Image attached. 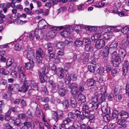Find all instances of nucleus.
<instances>
[{"mask_svg": "<svg viewBox=\"0 0 129 129\" xmlns=\"http://www.w3.org/2000/svg\"><path fill=\"white\" fill-rule=\"evenodd\" d=\"M62 29V31L60 32L61 35L63 37H67L73 30L72 27L70 25H66L59 27H53L52 28V30H59Z\"/></svg>", "mask_w": 129, "mask_h": 129, "instance_id": "obj_1", "label": "nucleus"}, {"mask_svg": "<svg viewBox=\"0 0 129 129\" xmlns=\"http://www.w3.org/2000/svg\"><path fill=\"white\" fill-rule=\"evenodd\" d=\"M20 81L23 82L25 81L26 77L24 74V68L23 67H21L17 69V71H15L12 72L11 74L14 78H16L18 76Z\"/></svg>", "mask_w": 129, "mask_h": 129, "instance_id": "obj_2", "label": "nucleus"}, {"mask_svg": "<svg viewBox=\"0 0 129 129\" xmlns=\"http://www.w3.org/2000/svg\"><path fill=\"white\" fill-rule=\"evenodd\" d=\"M36 61L39 64L42 63L43 62V58L45 55L42 49L39 48L36 51Z\"/></svg>", "mask_w": 129, "mask_h": 129, "instance_id": "obj_3", "label": "nucleus"}, {"mask_svg": "<svg viewBox=\"0 0 129 129\" xmlns=\"http://www.w3.org/2000/svg\"><path fill=\"white\" fill-rule=\"evenodd\" d=\"M111 61L114 66L116 67H118L121 62L120 57L118 56L116 51L112 54Z\"/></svg>", "mask_w": 129, "mask_h": 129, "instance_id": "obj_4", "label": "nucleus"}, {"mask_svg": "<svg viewBox=\"0 0 129 129\" xmlns=\"http://www.w3.org/2000/svg\"><path fill=\"white\" fill-rule=\"evenodd\" d=\"M72 93L74 97L78 95V99L80 102L82 103H85L86 102V97L85 96L81 93H80L77 90L72 92Z\"/></svg>", "mask_w": 129, "mask_h": 129, "instance_id": "obj_5", "label": "nucleus"}, {"mask_svg": "<svg viewBox=\"0 0 129 129\" xmlns=\"http://www.w3.org/2000/svg\"><path fill=\"white\" fill-rule=\"evenodd\" d=\"M24 81V82L23 85L20 87V89H19L18 90V91L19 92H26L28 90V87L30 86V81Z\"/></svg>", "mask_w": 129, "mask_h": 129, "instance_id": "obj_6", "label": "nucleus"}, {"mask_svg": "<svg viewBox=\"0 0 129 129\" xmlns=\"http://www.w3.org/2000/svg\"><path fill=\"white\" fill-rule=\"evenodd\" d=\"M96 82L93 79H88L86 82V85L89 86H91V89L93 91L96 90V87L94 85Z\"/></svg>", "mask_w": 129, "mask_h": 129, "instance_id": "obj_7", "label": "nucleus"}, {"mask_svg": "<svg viewBox=\"0 0 129 129\" xmlns=\"http://www.w3.org/2000/svg\"><path fill=\"white\" fill-rule=\"evenodd\" d=\"M128 117V113L124 111H121V119L123 118V119L121 120V128L124 127L126 126L125 124V120Z\"/></svg>", "mask_w": 129, "mask_h": 129, "instance_id": "obj_8", "label": "nucleus"}, {"mask_svg": "<svg viewBox=\"0 0 129 129\" xmlns=\"http://www.w3.org/2000/svg\"><path fill=\"white\" fill-rule=\"evenodd\" d=\"M105 45V42L103 40L99 39L96 41L95 46L97 49H100L104 47Z\"/></svg>", "mask_w": 129, "mask_h": 129, "instance_id": "obj_9", "label": "nucleus"}, {"mask_svg": "<svg viewBox=\"0 0 129 129\" xmlns=\"http://www.w3.org/2000/svg\"><path fill=\"white\" fill-rule=\"evenodd\" d=\"M48 68L47 66L44 65L39 70V75L44 76L48 72Z\"/></svg>", "mask_w": 129, "mask_h": 129, "instance_id": "obj_10", "label": "nucleus"}, {"mask_svg": "<svg viewBox=\"0 0 129 129\" xmlns=\"http://www.w3.org/2000/svg\"><path fill=\"white\" fill-rule=\"evenodd\" d=\"M101 53L100 51L99 50L96 51L93 54V57L94 59L96 60L97 59H99L100 57ZM94 61H96L95 60H92V63L93 64H95L96 62Z\"/></svg>", "mask_w": 129, "mask_h": 129, "instance_id": "obj_11", "label": "nucleus"}, {"mask_svg": "<svg viewBox=\"0 0 129 129\" xmlns=\"http://www.w3.org/2000/svg\"><path fill=\"white\" fill-rule=\"evenodd\" d=\"M129 63L127 61H125L123 65V75H126L128 71Z\"/></svg>", "mask_w": 129, "mask_h": 129, "instance_id": "obj_12", "label": "nucleus"}, {"mask_svg": "<svg viewBox=\"0 0 129 129\" xmlns=\"http://www.w3.org/2000/svg\"><path fill=\"white\" fill-rule=\"evenodd\" d=\"M35 36L36 37L37 39H39L40 37H42L43 34L42 33V31L40 29H36L34 32Z\"/></svg>", "mask_w": 129, "mask_h": 129, "instance_id": "obj_13", "label": "nucleus"}, {"mask_svg": "<svg viewBox=\"0 0 129 129\" xmlns=\"http://www.w3.org/2000/svg\"><path fill=\"white\" fill-rule=\"evenodd\" d=\"M38 26L41 28H45L48 25H49L43 19L41 20L38 23Z\"/></svg>", "mask_w": 129, "mask_h": 129, "instance_id": "obj_14", "label": "nucleus"}, {"mask_svg": "<svg viewBox=\"0 0 129 129\" xmlns=\"http://www.w3.org/2000/svg\"><path fill=\"white\" fill-rule=\"evenodd\" d=\"M80 112L78 110H77L76 111L75 114H73L71 112L69 113L68 114V116L70 118L74 119L75 118L76 115L77 117H78L80 116Z\"/></svg>", "mask_w": 129, "mask_h": 129, "instance_id": "obj_15", "label": "nucleus"}, {"mask_svg": "<svg viewBox=\"0 0 129 129\" xmlns=\"http://www.w3.org/2000/svg\"><path fill=\"white\" fill-rule=\"evenodd\" d=\"M49 84L52 87V92H56L58 88V86L56 84L54 83L53 81H50L49 82Z\"/></svg>", "mask_w": 129, "mask_h": 129, "instance_id": "obj_16", "label": "nucleus"}, {"mask_svg": "<svg viewBox=\"0 0 129 129\" xmlns=\"http://www.w3.org/2000/svg\"><path fill=\"white\" fill-rule=\"evenodd\" d=\"M68 91L67 88H61L59 89L58 93L60 96L62 97L65 95V92Z\"/></svg>", "mask_w": 129, "mask_h": 129, "instance_id": "obj_17", "label": "nucleus"}, {"mask_svg": "<svg viewBox=\"0 0 129 129\" xmlns=\"http://www.w3.org/2000/svg\"><path fill=\"white\" fill-rule=\"evenodd\" d=\"M34 56L35 54L33 50H30L27 52V57L29 60L33 61V58H34Z\"/></svg>", "mask_w": 129, "mask_h": 129, "instance_id": "obj_18", "label": "nucleus"}, {"mask_svg": "<svg viewBox=\"0 0 129 129\" xmlns=\"http://www.w3.org/2000/svg\"><path fill=\"white\" fill-rule=\"evenodd\" d=\"M53 118L56 122L58 121V116H59V117L62 116V113H61L60 114L58 112H57L56 113L55 111L53 112Z\"/></svg>", "mask_w": 129, "mask_h": 129, "instance_id": "obj_19", "label": "nucleus"}, {"mask_svg": "<svg viewBox=\"0 0 129 129\" xmlns=\"http://www.w3.org/2000/svg\"><path fill=\"white\" fill-rule=\"evenodd\" d=\"M34 65V62L33 61L29 60V62L25 63V67L26 70L30 69Z\"/></svg>", "mask_w": 129, "mask_h": 129, "instance_id": "obj_20", "label": "nucleus"}, {"mask_svg": "<svg viewBox=\"0 0 129 129\" xmlns=\"http://www.w3.org/2000/svg\"><path fill=\"white\" fill-rule=\"evenodd\" d=\"M99 103H102L104 102L106 100L107 95L101 94V93H99Z\"/></svg>", "mask_w": 129, "mask_h": 129, "instance_id": "obj_21", "label": "nucleus"}, {"mask_svg": "<svg viewBox=\"0 0 129 129\" xmlns=\"http://www.w3.org/2000/svg\"><path fill=\"white\" fill-rule=\"evenodd\" d=\"M103 113L106 115L110 113V108L106 106H103L101 108Z\"/></svg>", "mask_w": 129, "mask_h": 129, "instance_id": "obj_22", "label": "nucleus"}, {"mask_svg": "<svg viewBox=\"0 0 129 129\" xmlns=\"http://www.w3.org/2000/svg\"><path fill=\"white\" fill-rule=\"evenodd\" d=\"M109 50L108 47H105L102 49V52L104 57H107L108 56L109 54Z\"/></svg>", "mask_w": 129, "mask_h": 129, "instance_id": "obj_23", "label": "nucleus"}, {"mask_svg": "<svg viewBox=\"0 0 129 129\" xmlns=\"http://www.w3.org/2000/svg\"><path fill=\"white\" fill-rule=\"evenodd\" d=\"M65 44L63 42H60L58 43L56 45V47L57 49L63 50L64 48Z\"/></svg>", "mask_w": 129, "mask_h": 129, "instance_id": "obj_24", "label": "nucleus"}, {"mask_svg": "<svg viewBox=\"0 0 129 129\" xmlns=\"http://www.w3.org/2000/svg\"><path fill=\"white\" fill-rule=\"evenodd\" d=\"M99 94L95 93V95L93 96L92 99L91 101L92 102L96 103L97 102L99 103Z\"/></svg>", "mask_w": 129, "mask_h": 129, "instance_id": "obj_25", "label": "nucleus"}, {"mask_svg": "<svg viewBox=\"0 0 129 129\" xmlns=\"http://www.w3.org/2000/svg\"><path fill=\"white\" fill-rule=\"evenodd\" d=\"M41 108L40 106H38L36 107L35 114L37 117H40L41 116Z\"/></svg>", "mask_w": 129, "mask_h": 129, "instance_id": "obj_26", "label": "nucleus"}, {"mask_svg": "<svg viewBox=\"0 0 129 129\" xmlns=\"http://www.w3.org/2000/svg\"><path fill=\"white\" fill-rule=\"evenodd\" d=\"M89 56L90 55L89 53L85 52L83 53L82 55L83 60L85 61L86 62H88Z\"/></svg>", "mask_w": 129, "mask_h": 129, "instance_id": "obj_27", "label": "nucleus"}, {"mask_svg": "<svg viewBox=\"0 0 129 129\" xmlns=\"http://www.w3.org/2000/svg\"><path fill=\"white\" fill-rule=\"evenodd\" d=\"M24 125H27V126L28 127H30L31 129H33L35 126L34 123L33 122H24Z\"/></svg>", "mask_w": 129, "mask_h": 129, "instance_id": "obj_28", "label": "nucleus"}, {"mask_svg": "<svg viewBox=\"0 0 129 129\" xmlns=\"http://www.w3.org/2000/svg\"><path fill=\"white\" fill-rule=\"evenodd\" d=\"M71 78L70 77V74H67L64 79L65 82L66 84H69L71 82Z\"/></svg>", "mask_w": 129, "mask_h": 129, "instance_id": "obj_29", "label": "nucleus"}, {"mask_svg": "<svg viewBox=\"0 0 129 129\" xmlns=\"http://www.w3.org/2000/svg\"><path fill=\"white\" fill-rule=\"evenodd\" d=\"M70 104L73 108H75L77 106V103L75 99L73 98H71L70 99Z\"/></svg>", "mask_w": 129, "mask_h": 129, "instance_id": "obj_30", "label": "nucleus"}, {"mask_svg": "<svg viewBox=\"0 0 129 129\" xmlns=\"http://www.w3.org/2000/svg\"><path fill=\"white\" fill-rule=\"evenodd\" d=\"M101 35L100 33H97L95 35H93L91 37L92 41H94L95 40L101 37Z\"/></svg>", "mask_w": 129, "mask_h": 129, "instance_id": "obj_31", "label": "nucleus"}, {"mask_svg": "<svg viewBox=\"0 0 129 129\" xmlns=\"http://www.w3.org/2000/svg\"><path fill=\"white\" fill-rule=\"evenodd\" d=\"M85 49L87 51H90L93 50V47L91 46V43L88 44H85Z\"/></svg>", "mask_w": 129, "mask_h": 129, "instance_id": "obj_32", "label": "nucleus"}, {"mask_svg": "<svg viewBox=\"0 0 129 129\" xmlns=\"http://www.w3.org/2000/svg\"><path fill=\"white\" fill-rule=\"evenodd\" d=\"M118 46V43L115 42H113L110 45V50H111V49H116Z\"/></svg>", "mask_w": 129, "mask_h": 129, "instance_id": "obj_33", "label": "nucleus"}, {"mask_svg": "<svg viewBox=\"0 0 129 129\" xmlns=\"http://www.w3.org/2000/svg\"><path fill=\"white\" fill-rule=\"evenodd\" d=\"M78 85L75 83H72L70 85H68L69 88L72 89H76L78 88Z\"/></svg>", "mask_w": 129, "mask_h": 129, "instance_id": "obj_34", "label": "nucleus"}, {"mask_svg": "<svg viewBox=\"0 0 129 129\" xmlns=\"http://www.w3.org/2000/svg\"><path fill=\"white\" fill-rule=\"evenodd\" d=\"M10 112L8 110L5 114V119L6 121L8 122L11 119V117L10 116Z\"/></svg>", "mask_w": 129, "mask_h": 129, "instance_id": "obj_35", "label": "nucleus"}, {"mask_svg": "<svg viewBox=\"0 0 129 129\" xmlns=\"http://www.w3.org/2000/svg\"><path fill=\"white\" fill-rule=\"evenodd\" d=\"M119 112L117 110H114L112 113V117L113 119L118 118Z\"/></svg>", "mask_w": 129, "mask_h": 129, "instance_id": "obj_36", "label": "nucleus"}, {"mask_svg": "<svg viewBox=\"0 0 129 129\" xmlns=\"http://www.w3.org/2000/svg\"><path fill=\"white\" fill-rule=\"evenodd\" d=\"M46 45L48 52L49 53H50L52 50V46L51 44L49 43H47Z\"/></svg>", "mask_w": 129, "mask_h": 129, "instance_id": "obj_37", "label": "nucleus"}, {"mask_svg": "<svg viewBox=\"0 0 129 129\" xmlns=\"http://www.w3.org/2000/svg\"><path fill=\"white\" fill-rule=\"evenodd\" d=\"M107 87L105 85H103L102 86V88L101 89V94L107 95L106 92Z\"/></svg>", "mask_w": 129, "mask_h": 129, "instance_id": "obj_38", "label": "nucleus"}, {"mask_svg": "<svg viewBox=\"0 0 129 129\" xmlns=\"http://www.w3.org/2000/svg\"><path fill=\"white\" fill-rule=\"evenodd\" d=\"M71 120L69 118H67L63 120V124L65 126V124H68L71 122Z\"/></svg>", "mask_w": 129, "mask_h": 129, "instance_id": "obj_39", "label": "nucleus"}, {"mask_svg": "<svg viewBox=\"0 0 129 129\" xmlns=\"http://www.w3.org/2000/svg\"><path fill=\"white\" fill-rule=\"evenodd\" d=\"M39 76L40 79V82L41 83H43L45 81H47L46 79V76L45 75L44 76L42 75H39Z\"/></svg>", "mask_w": 129, "mask_h": 129, "instance_id": "obj_40", "label": "nucleus"}, {"mask_svg": "<svg viewBox=\"0 0 129 129\" xmlns=\"http://www.w3.org/2000/svg\"><path fill=\"white\" fill-rule=\"evenodd\" d=\"M75 44L76 46L79 47L83 44V42L79 39L77 40L75 42Z\"/></svg>", "mask_w": 129, "mask_h": 129, "instance_id": "obj_41", "label": "nucleus"}, {"mask_svg": "<svg viewBox=\"0 0 129 129\" xmlns=\"http://www.w3.org/2000/svg\"><path fill=\"white\" fill-rule=\"evenodd\" d=\"M95 67L92 65H89L88 66V69L90 72L94 73L95 71Z\"/></svg>", "mask_w": 129, "mask_h": 129, "instance_id": "obj_42", "label": "nucleus"}, {"mask_svg": "<svg viewBox=\"0 0 129 129\" xmlns=\"http://www.w3.org/2000/svg\"><path fill=\"white\" fill-rule=\"evenodd\" d=\"M129 30V28L127 26L123 27L121 29V32L123 34H125L128 32Z\"/></svg>", "mask_w": 129, "mask_h": 129, "instance_id": "obj_43", "label": "nucleus"}, {"mask_svg": "<svg viewBox=\"0 0 129 129\" xmlns=\"http://www.w3.org/2000/svg\"><path fill=\"white\" fill-rule=\"evenodd\" d=\"M62 104L63 107L65 109H67L69 106L68 102L66 100L63 101L62 103Z\"/></svg>", "mask_w": 129, "mask_h": 129, "instance_id": "obj_44", "label": "nucleus"}, {"mask_svg": "<svg viewBox=\"0 0 129 129\" xmlns=\"http://www.w3.org/2000/svg\"><path fill=\"white\" fill-rule=\"evenodd\" d=\"M14 124L15 125L20 126L22 124V123L21 122L20 120L18 118L16 119L14 121Z\"/></svg>", "mask_w": 129, "mask_h": 129, "instance_id": "obj_45", "label": "nucleus"}, {"mask_svg": "<svg viewBox=\"0 0 129 129\" xmlns=\"http://www.w3.org/2000/svg\"><path fill=\"white\" fill-rule=\"evenodd\" d=\"M70 77L71 78V80L73 81H76L78 80L77 75L74 74H71Z\"/></svg>", "mask_w": 129, "mask_h": 129, "instance_id": "obj_46", "label": "nucleus"}, {"mask_svg": "<svg viewBox=\"0 0 129 129\" xmlns=\"http://www.w3.org/2000/svg\"><path fill=\"white\" fill-rule=\"evenodd\" d=\"M21 48L22 46L20 44H17L15 45L14 49L15 50L18 51L20 50L21 49Z\"/></svg>", "mask_w": 129, "mask_h": 129, "instance_id": "obj_47", "label": "nucleus"}, {"mask_svg": "<svg viewBox=\"0 0 129 129\" xmlns=\"http://www.w3.org/2000/svg\"><path fill=\"white\" fill-rule=\"evenodd\" d=\"M0 72L1 73L2 75L4 74L5 75H8L9 73L8 71L3 69H1L0 70Z\"/></svg>", "mask_w": 129, "mask_h": 129, "instance_id": "obj_48", "label": "nucleus"}, {"mask_svg": "<svg viewBox=\"0 0 129 129\" xmlns=\"http://www.w3.org/2000/svg\"><path fill=\"white\" fill-rule=\"evenodd\" d=\"M90 111L89 110H87V111H83V113L84 115H85V117L87 118H88L90 115Z\"/></svg>", "mask_w": 129, "mask_h": 129, "instance_id": "obj_49", "label": "nucleus"}, {"mask_svg": "<svg viewBox=\"0 0 129 129\" xmlns=\"http://www.w3.org/2000/svg\"><path fill=\"white\" fill-rule=\"evenodd\" d=\"M83 44H88L91 43V41L90 39L88 38H84L83 41Z\"/></svg>", "mask_w": 129, "mask_h": 129, "instance_id": "obj_50", "label": "nucleus"}, {"mask_svg": "<svg viewBox=\"0 0 129 129\" xmlns=\"http://www.w3.org/2000/svg\"><path fill=\"white\" fill-rule=\"evenodd\" d=\"M104 120L106 122H109L110 120V117L108 114L104 116L103 117Z\"/></svg>", "mask_w": 129, "mask_h": 129, "instance_id": "obj_51", "label": "nucleus"}, {"mask_svg": "<svg viewBox=\"0 0 129 129\" xmlns=\"http://www.w3.org/2000/svg\"><path fill=\"white\" fill-rule=\"evenodd\" d=\"M71 66V64L69 63H66L64 65V70L66 71H67L68 69Z\"/></svg>", "mask_w": 129, "mask_h": 129, "instance_id": "obj_52", "label": "nucleus"}, {"mask_svg": "<svg viewBox=\"0 0 129 129\" xmlns=\"http://www.w3.org/2000/svg\"><path fill=\"white\" fill-rule=\"evenodd\" d=\"M99 104L98 103H95L93 104H92L91 107V108L92 110H96L98 108L99 106Z\"/></svg>", "mask_w": 129, "mask_h": 129, "instance_id": "obj_53", "label": "nucleus"}, {"mask_svg": "<svg viewBox=\"0 0 129 129\" xmlns=\"http://www.w3.org/2000/svg\"><path fill=\"white\" fill-rule=\"evenodd\" d=\"M12 63V60L11 58H9L8 59L6 63L7 66V68L9 66H11Z\"/></svg>", "mask_w": 129, "mask_h": 129, "instance_id": "obj_54", "label": "nucleus"}, {"mask_svg": "<svg viewBox=\"0 0 129 129\" xmlns=\"http://www.w3.org/2000/svg\"><path fill=\"white\" fill-rule=\"evenodd\" d=\"M24 11L27 14L31 15L33 14L32 11H30L28 8H26L24 9Z\"/></svg>", "mask_w": 129, "mask_h": 129, "instance_id": "obj_55", "label": "nucleus"}, {"mask_svg": "<svg viewBox=\"0 0 129 129\" xmlns=\"http://www.w3.org/2000/svg\"><path fill=\"white\" fill-rule=\"evenodd\" d=\"M4 106V104L3 101H0V113L3 112V109Z\"/></svg>", "mask_w": 129, "mask_h": 129, "instance_id": "obj_56", "label": "nucleus"}, {"mask_svg": "<svg viewBox=\"0 0 129 129\" xmlns=\"http://www.w3.org/2000/svg\"><path fill=\"white\" fill-rule=\"evenodd\" d=\"M73 126L75 127V128H77L78 127H79L80 125V123L78 121H75L73 122Z\"/></svg>", "mask_w": 129, "mask_h": 129, "instance_id": "obj_57", "label": "nucleus"}, {"mask_svg": "<svg viewBox=\"0 0 129 129\" xmlns=\"http://www.w3.org/2000/svg\"><path fill=\"white\" fill-rule=\"evenodd\" d=\"M14 84L9 85L8 87V89L9 91H14Z\"/></svg>", "mask_w": 129, "mask_h": 129, "instance_id": "obj_58", "label": "nucleus"}, {"mask_svg": "<svg viewBox=\"0 0 129 129\" xmlns=\"http://www.w3.org/2000/svg\"><path fill=\"white\" fill-rule=\"evenodd\" d=\"M49 36L51 38H53L55 36V33L53 31H50L49 33Z\"/></svg>", "mask_w": 129, "mask_h": 129, "instance_id": "obj_59", "label": "nucleus"}, {"mask_svg": "<svg viewBox=\"0 0 129 129\" xmlns=\"http://www.w3.org/2000/svg\"><path fill=\"white\" fill-rule=\"evenodd\" d=\"M114 96L112 93H110L108 96V99L110 101H111L114 99Z\"/></svg>", "mask_w": 129, "mask_h": 129, "instance_id": "obj_60", "label": "nucleus"}, {"mask_svg": "<svg viewBox=\"0 0 129 129\" xmlns=\"http://www.w3.org/2000/svg\"><path fill=\"white\" fill-rule=\"evenodd\" d=\"M89 108L88 105H84L82 108V109L83 111H87V110H89Z\"/></svg>", "mask_w": 129, "mask_h": 129, "instance_id": "obj_61", "label": "nucleus"}, {"mask_svg": "<svg viewBox=\"0 0 129 129\" xmlns=\"http://www.w3.org/2000/svg\"><path fill=\"white\" fill-rule=\"evenodd\" d=\"M64 73L59 72L57 75L58 77L60 79H61L63 78Z\"/></svg>", "mask_w": 129, "mask_h": 129, "instance_id": "obj_62", "label": "nucleus"}, {"mask_svg": "<svg viewBox=\"0 0 129 129\" xmlns=\"http://www.w3.org/2000/svg\"><path fill=\"white\" fill-rule=\"evenodd\" d=\"M14 84V91H16L18 90V88H19V86L18 84Z\"/></svg>", "mask_w": 129, "mask_h": 129, "instance_id": "obj_63", "label": "nucleus"}, {"mask_svg": "<svg viewBox=\"0 0 129 129\" xmlns=\"http://www.w3.org/2000/svg\"><path fill=\"white\" fill-rule=\"evenodd\" d=\"M112 69V67L110 65L108 64L106 66V71L107 72H109Z\"/></svg>", "mask_w": 129, "mask_h": 129, "instance_id": "obj_64", "label": "nucleus"}]
</instances>
